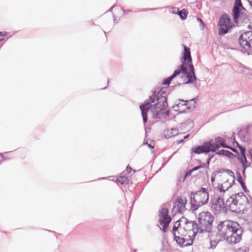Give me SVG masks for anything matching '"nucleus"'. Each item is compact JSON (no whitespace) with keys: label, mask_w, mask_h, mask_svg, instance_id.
I'll use <instances>...</instances> for the list:
<instances>
[{"label":"nucleus","mask_w":252,"mask_h":252,"mask_svg":"<svg viewBox=\"0 0 252 252\" xmlns=\"http://www.w3.org/2000/svg\"><path fill=\"white\" fill-rule=\"evenodd\" d=\"M177 235H179V233L177 232Z\"/></svg>","instance_id":"62"},{"label":"nucleus","mask_w":252,"mask_h":252,"mask_svg":"<svg viewBox=\"0 0 252 252\" xmlns=\"http://www.w3.org/2000/svg\"><path fill=\"white\" fill-rule=\"evenodd\" d=\"M169 211L167 208H163L159 212V222L162 226V231L164 232H167L169 223L171 221L172 218L168 215Z\"/></svg>","instance_id":"11"},{"label":"nucleus","mask_w":252,"mask_h":252,"mask_svg":"<svg viewBox=\"0 0 252 252\" xmlns=\"http://www.w3.org/2000/svg\"><path fill=\"white\" fill-rule=\"evenodd\" d=\"M193 172V171H192L191 169H190V170L188 171L185 174L184 177V181L185 180V179L188 177H189L191 175V173Z\"/></svg>","instance_id":"40"},{"label":"nucleus","mask_w":252,"mask_h":252,"mask_svg":"<svg viewBox=\"0 0 252 252\" xmlns=\"http://www.w3.org/2000/svg\"><path fill=\"white\" fill-rule=\"evenodd\" d=\"M129 180L127 177L124 176H121L117 179V183H120L121 185H126L128 183Z\"/></svg>","instance_id":"25"},{"label":"nucleus","mask_w":252,"mask_h":252,"mask_svg":"<svg viewBox=\"0 0 252 252\" xmlns=\"http://www.w3.org/2000/svg\"><path fill=\"white\" fill-rule=\"evenodd\" d=\"M180 221L184 224L185 229L189 232L188 237L193 240L197 233L200 232L198 224L194 220H190L183 217L180 219Z\"/></svg>","instance_id":"7"},{"label":"nucleus","mask_w":252,"mask_h":252,"mask_svg":"<svg viewBox=\"0 0 252 252\" xmlns=\"http://www.w3.org/2000/svg\"><path fill=\"white\" fill-rule=\"evenodd\" d=\"M245 8L243 6L241 0H235L232 10L231 15L234 20V23L238 25L239 22V20L242 19L243 21H245L247 19V16L246 15H244L242 10H245Z\"/></svg>","instance_id":"8"},{"label":"nucleus","mask_w":252,"mask_h":252,"mask_svg":"<svg viewBox=\"0 0 252 252\" xmlns=\"http://www.w3.org/2000/svg\"><path fill=\"white\" fill-rule=\"evenodd\" d=\"M143 145H146L150 149H153L155 147V142L151 139H147L146 141L145 139L143 142Z\"/></svg>","instance_id":"28"},{"label":"nucleus","mask_w":252,"mask_h":252,"mask_svg":"<svg viewBox=\"0 0 252 252\" xmlns=\"http://www.w3.org/2000/svg\"><path fill=\"white\" fill-rule=\"evenodd\" d=\"M150 108H149L150 112L152 117L154 119H161L166 118L169 116L170 111L167 110V108H163L162 107H156L153 106V104L150 103Z\"/></svg>","instance_id":"13"},{"label":"nucleus","mask_w":252,"mask_h":252,"mask_svg":"<svg viewBox=\"0 0 252 252\" xmlns=\"http://www.w3.org/2000/svg\"><path fill=\"white\" fill-rule=\"evenodd\" d=\"M114 7V6H112L110 9H109V11H111L112 10V9L113 8V7Z\"/></svg>","instance_id":"59"},{"label":"nucleus","mask_w":252,"mask_h":252,"mask_svg":"<svg viewBox=\"0 0 252 252\" xmlns=\"http://www.w3.org/2000/svg\"><path fill=\"white\" fill-rule=\"evenodd\" d=\"M106 179V178H99V179H98V180H103V179Z\"/></svg>","instance_id":"57"},{"label":"nucleus","mask_w":252,"mask_h":252,"mask_svg":"<svg viewBox=\"0 0 252 252\" xmlns=\"http://www.w3.org/2000/svg\"><path fill=\"white\" fill-rule=\"evenodd\" d=\"M224 156L230 158H232L235 157V156L234 154H233L232 152H230L229 151L226 150L225 151Z\"/></svg>","instance_id":"34"},{"label":"nucleus","mask_w":252,"mask_h":252,"mask_svg":"<svg viewBox=\"0 0 252 252\" xmlns=\"http://www.w3.org/2000/svg\"><path fill=\"white\" fill-rule=\"evenodd\" d=\"M249 252V249L248 247H244V248H239L237 252Z\"/></svg>","instance_id":"36"},{"label":"nucleus","mask_w":252,"mask_h":252,"mask_svg":"<svg viewBox=\"0 0 252 252\" xmlns=\"http://www.w3.org/2000/svg\"><path fill=\"white\" fill-rule=\"evenodd\" d=\"M250 5L252 7V0L249 1Z\"/></svg>","instance_id":"56"},{"label":"nucleus","mask_w":252,"mask_h":252,"mask_svg":"<svg viewBox=\"0 0 252 252\" xmlns=\"http://www.w3.org/2000/svg\"><path fill=\"white\" fill-rule=\"evenodd\" d=\"M151 128L149 127H145V135H147V133L150 131Z\"/></svg>","instance_id":"47"},{"label":"nucleus","mask_w":252,"mask_h":252,"mask_svg":"<svg viewBox=\"0 0 252 252\" xmlns=\"http://www.w3.org/2000/svg\"><path fill=\"white\" fill-rule=\"evenodd\" d=\"M123 10V12H124V14H127V13L128 12H134V13H136V12H139L140 11V9L139 8H132L131 9H127V10H125L123 8H122Z\"/></svg>","instance_id":"29"},{"label":"nucleus","mask_w":252,"mask_h":252,"mask_svg":"<svg viewBox=\"0 0 252 252\" xmlns=\"http://www.w3.org/2000/svg\"><path fill=\"white\" fill-rule=\"evenodd\" d=\"M199 172L201 174H204L205 173V172H204L203 171H200Z\"/></svg>","instance_id":"58"},{"label":"nucleus","mask_w":252,"mask_h":252,"mask_svg":"<svg viewBox=\"0 0 252 252\" xmlns=\"http://www.w3.org/2000/svg\"><path fill=\"white\" fill-rule=\"evenodd\" d=\"M126 172L127 173H130L131 171L132 170V169L131 167H130L129 166H127L126 167Z\"/></svg>","instance_id":"44"},{"label":"nucleus","mask_w":252,"mask_h":252,"mask_svg":"<svg viewBox=\"0 0 252 252\" xmlns=\"http://www.w3.org/2000/svg\"><path fill=\"white\" fill-rule=\"evenodd\" d=\"M169 131L168 130L167 131V133L165 132L164 135L166 138H170L172 136H176L179 134L178 133V130L176 128H171V131L169 133Z\"/></svg>","instance_id":"22"},{"label":"nucleus","mask_w":252,"mask_h":252,"mask_svg":"<svg viewBox=\"0 0 252 252\" xmlns=\"http://www.w3.org/2000/svg\"><path fill=\"white\" fill-rule=\"evenodd\" d=\"M245 170H246V166H244L243 170V171H242V173H243V175H245Z\"/></svg>","instance_id":"52"},{"label":"nucleus","mask_w":252,"mask_h":252,"mask_svg":"<svg viewBox=\"0 0 252 252\" xmlns=\"http://www.w3.org/2000/svg\"><path fill=\"white\" fill-rule=\"evenodd\" d=\"M169 88L166 87H162L160 90L155 89L152 91V94L149 96V102L154 103L156 100L157 103L153 106L156 107H162L163 108H167V91L169 90Z\"/></svg>","instance_id":"3"},{"label":"nucleus","mask_w":252,"mask_h":252,"mask_svg":"<svg viewBox=\"0 0 252 252\" xmlns=\"http://www.w3.org/2000/svg\"><path fill=\"white\" fill-rule=\"evenodd\" d=\"M178 233H179V235H177V236H180V237H185L188 238L189 236V232L185 229V227L180 226L179 230H178Z\"/></svg>","instance_id":"24"},{"label":"nucleus","mask_w":252,"mask_h":252,"mask_svg":"<svg viewBox=\"0 0 252 252\" xmlns=\"http://www.w3.org/2000/svg\"><path fill=\"white\" fill-rule=\"evenodd\" d=\"M180 223H181V222L180 221V220H179L178 221H177L174 224V226H173V229H172V233H173V236H176L177 235V232L178 233V230H179L180 227L181 226Z\"/></svg>","instance_id":"26"},{"label":"nucleus","mask_w":252,"mask_h":252,"mask_svg":"<svg viewBox=\"0 0 252 252\" xmlns=\"http://www.w3.org/2000/svg\"><path fill=\"white\" fill-rule=\"evenodd\" d=\"M0 156L4 159V160H7V159H9V158H7V157H4L3 155V154L2 153H0Z\"/></svg>","instance_id":"50"},{"label":"nucleus","mask_w":252,"mask_h":252,"mask_svg":"<svg viewBox=\"0 0 252 252\" xmlns=\"http://www.w3.org/2000/svg\"><path fill=\"white\" fill-rule=\"evenodd\" d=\"M207 196L204 197L202 194H198L197 192L192 191L190 193V204L191 208L192 210H197L199 207H201L207 204L209 199H207Z\"/></svg>","instance_id":"10"},{"label":"nucleus","mask_w":252,"mask_h":252,"mask_svg":"<svg viewBox=\"0 0 252 252\" xmlns=\"http://www.w3.org/2000/svg\"><path fill=\"white\" fill-rule=\"evenodd\" d=\"M7 32H0V41L4 40L3 36L6 35Z\"/></svg>","instance_id":"38"},{"label":"nucleus","mask_w":252,"mask_h":252,"mask_svg":"<svg viewBox=\"0 0 252 252\" xmlns=\"http://www.w3.org/2000/svg\"><path fill=\"white\" fill-rule=\"evenodd\" d=\"M172 108L174 111L180 113H185L187 110H190V107L189 106L188 101L183 99H179L177 101Z\"/></svg>","instance_id":"15"},{"label":"nucleus","mask_w":252,"mask_h":252,"mask_svg":"<svg viewBox=\"0 0 252 252\" xmlns=\"http://www.w3.org/2000/svg\"><path fill=\"white\" fill-rule=\"evenodd\" d=\"M218 230L221 237L231 244H237L242 240L243 229L236 221H221L218 226Z\"/></svg>","instance_id":"1"},{"label":"nucleus","mask_w":252,"mask_h":252,"mask_svg":"<svg viewBox=\"0 0 252 252\" xmlns=\"http://www.w3.org/2000/svg\"><path fill=\"white\" fill-rule=\"evenodd\" d=\"M250 200L251 202L243 192H240L230 196L226 200V205L229 206L228 210L237 213L236 209L238 205L243 206L245 204L252 203V198Z\"/></svg>","instance_id":"4"},{"label":"nucleus","mask_w":252,"mask_h":252,"mask_svg":"<svg viewBox=\"0 0 252 252\" xmlns=\"http://www.w3.org/2000/svg\"><path fill=\"white\" fill-rule=\"evenodd\" d=\"M214 219V216L209 212L199 213L198 218L199 222L198 225L200 229V233L210 232L212 229Z\"/></svg>","instance_id":"5"},{"label":"nucleus","mask_w":252,"mask_h":252,"mask_svg":"<svg viewBox=\"0 0 252 252\" xmlns=\"http://www.w3.org/2000/svg\"><path fill=\"white\" fill-rule=\"evenodd\" d=\"M242 165H243V168H244V166H246V169L249 167V166L250 165V164H248V161H247L246 162H243L242 163Z\"/></svg>","instance_id":"45"},{"label":"nucleus","mask_w":252,"mask_h":252,"mask_svg":"<svg viewBox=\"0 0 252 252\" xmlns=\"http://www.w3.org/2000/svg\"><path fill=\"white\" fill-rule=\"evenodd\" d=\"M220 172H221L220 171V170H218L216 172H214L212 173V176H211V182L212 183H214L215 182V177L216 176V175H217L218 173H220Z\"/></svg>","instance_id":"32"},{"label":"nucleus","mask_w":252,"mask_h":252,"mask_svg":"<svg viewBox=\"0 0 252 252\" xmlns=\"http://www.w3.org/2000/svg\"><path fill=\"white\" fill-rule=\"evenodd\" d=\"M179 74H180V71L175 70L170 76L163 79L162 85L169 86L171 81Z\"/></svg>","instance_id":"20"},{"label":"nucleus","mask_w":252,"mask_h":252,"mask_svg":"<svg viewBox=\"0 0 252 252\" xmlns=\"http://www.w3.org/2000/svg\"><path fill=\"white\" fill-rule=\"evenodd\" d=\"M186 202V198H178L174 203L173 210L176 209V213H182L185 209Z\"/></svg>","instance_id":"18"},{"label":"nucleus","mask_w":252,"mask_h":252,"mask_svg":"<svg viewBox=\"0 0 252 252\" xmlns=\"http://www.w3.org/2000/svg\"><path fill=\"white\" fill-rule=\"evenodd\" d=\"M188 101L189 106L190 107H195L196 102L195 101V98L191 99L188 100Z\"/></svg>","instance_id":"35"},{"label":"nucleus","mask_w":252,"mask_h":252,"mask_svg":"<svg viewBox=\"0 0 252 252\" xmlns=\"http://www.w3.org/2000/svg\"><path fill=\"white\" fill-rule=\"evenodd\" d=\"M199 167L201 168H207V164L205 163H202L200 162V165H199Z\"/></svg>","instance_id":"42"},{"label":"nucleus","mask_w":252,"mask_h":252,"mask_svg":"<svg viewBox=\"0 0 252 252\" xmlns=\"http://www.w3.org/2000/svg\"><path fill=\"white\" fill-rule=\"evenodd\" d=\"M113 17H114V22H115V21H116L115 16H113Z\"/></svg>","instance_id":"61"},{"label":"nucleus","mask_w":252,"mask_h":252,"mask_svg":"<svg viewBox=\"0 0 252 252\" xmlns=\"http://www.w3.org/2000/svg\"><path fill=\"white\" fill-rule=\"evenodd\" d=\"M197 20L200 21L201 24H202V25L204 26V23L203 22V21L200 18H197Z\"/></svg>","instance_id":"51"},{"label":"nucleus","mask_w":252,"mask_h":252,"mask_svg":"<svg viewBox=\"0 0 252 252\" xmlns=\"http://www.w3.org/2000/svg\"><path fill=\"white\" fill-rule=\"evenodd\" d=\"M213 146L212 141H209L205 142L203 145L192 147L191 149V152L192 153H194L196 154L208 153L212 151V148Z\"/></svg>","instance_id":"14"},{"label":"nucleus","mask_w":252,"mask_h":252,"mask_svg":"<svg viewBox=\"0 0 252 252\" xmlns=\"http://www.w3.org/2000/svg\"><path fill=\"white\" fill-rule=\"evenodd\" d=\"M198 193V194L199 195V194H202V195H203L204 197H205L206 196H207V199H209V192L207 189L202 187L200 190L195 191Z\"/></svg>","instance_id":"27"},{"label":"nucleus","mask_w":252,"mask_h":252,"mask_svg":"<svg viewBox=\"0 0 252 252\" xmlns=\"http://www.w3.org/2000/svg\"><path fill=\"white\" fill-rule=\"evenodd\" d=\"M230 150H231L233 152H236V150L235 149V148H232V147H230V148H229Z\"/></svg>","instance_id":"54"},{"label":"nucleus","mask_w":252,"mask_h":252,"mask_svg":"<svg viewBox=\"0 0 252 252\" xmlns=\"http://www.w3.org/2000/svg\"><path fill=\"white\" fill-rule=\"evenodd\" d=\"M236 175H237V177L238 178L237 179V181L240 184V185H241L242 189H244V190L246 192H247V191H249L248 190H247V189L246 186L245 185V184L244 182L242 180V176H241V175L240 173L239 172H237Z\"/></svg>","instance_id":"23"},{"label":"nucleus","mask_w":252,"mask_h":252,"mask_svg":"<svg viewBox=\"0 0 252 252\" xmlns=\"http://www.w3.org/2000/svg\"><path fill=\"white\" fill-rule=\"evenodd\" d=\"M238 159L241 163L246 162L247 161L245 154L241 155L239 157Z\"/></svg>","instance_id":"33"},{"label":"nucleus","mask_w":252,"mask_h":252,"mask_svg":"<svg viewBox=\"0 0 252 252\" xmlns=\"http://www.w3.org/2000/svg\"><path fill=\"white\" fill-rule=\"evenodd\" d=\"M235 142L237 143V144L238 145V147H239V150L240 151L241 155L245 154V151H246L245 148L244 147H243L242 146H239L238 143L236 141H235Z\"/></svg>","instance_id":"37"},{"label":"nucleus","mask_w":252,"mask_h":252,"mask_svg":"<svg viewBox=\"0 0 252 252\" xmlns=\"http://www.w3.org/2000/svg\"><path fill=\"white\" fill-rule=\"evenodd\" d=\"M249 156H250L251 159L252 161V149L249 151Z\"/></svg>","instance_id":"49"},{"label":"nucleus","mask_w":252,"mask_h":252,"mask_svg":"<svg viewBox=\"0 0 252 252\" xmlns=\"http://www.w3.org/2000/svg\"><path fill=\"white\" fill-rule=\"evenodd\" d=\"M225 151H226V150L222 149V150H219V151L217 152L216 153V154H218L219 155L225 156Z\"/></svg>","instance_id":"39"},{"label":"nucleus","mask_w":252,"mask_h":252,"mask_svg":"<svg viewBox=\"0 0 252 252\" xmlns=\"http://www.w3.org/2000/svg\"><path fill=\"white\" fill-rule=\"evenodd\" d=\"M174 240L179 246L181 247H185L191 246L193 243V239L190 237L185 238L180 236H174Z\"/></svg>","instance_id":"16"},{"label":"nucleus","mask_w":252,"mask_h":252,"mask_svg":"<svg viewBox=\"0 0 252 252\" xmlns=\"http://www.w3.org/2000/svg\"><path fill=\"white\" fill-rule=\"evenodd\" d=\"M150 107V103H148V102L143 103V122L144 123L147 122L148 113L151 114L149 110Z\"/></svg>","instance_id":"19"},{"label":"nucleus","mask_w":252,"mask_h":252,"mask_svg":"<svg viewBox=\"0 0 252 252\" xmlns=\"http://www.w3.org/2000/svg\"><path fill=\"white\" fill-rule=\"evenodd\" d=\"M142 103L140 104V105H139V109H140L141 111L142 112Z\"/></svg>","instance_id":"55"},{"label":"nucleus","mask_w":252,"mask_h":252,"mask_svg":"<svg viewBox=\"0 0 252 252\" xmlns=\"http://www.w3.org/2000/svg\"><path fill=\"white\" fill-rule=\"evenodd\" d=\"M175 10H176V8H175V10L173 11V13H176Z\"/></svg>","instance_id":"60"},{"label":"nucleus","mask_w":252,"mask_h":252,"mask_svg":"<svg viewBox=\"0 0 252 252\" xmlns=\"http://www.w3.org/2000/svg\"><path fill=\"white\" fill-rule=\"evenodd\" d=\"M219 34L223 35L228 32V31L234 26V23L231 21L229 15L227 13L221 15L218 24Z\"/></svg>","instance_id":"9"},{"label":"nucleus","mask_w":252,"mask_h":252,"mask_svg":"<svg viewBox=\"0 0 252 252\" xmlns=\"http://www.w3.org/2000/svg\"><path fill=\"white\" fill-rule=\"evenodd\" d=\"M175 86H176V85H173V86H172V87H173V88H174Z\"/></svg>","instance_id":"63"},{"label":"nucleus","mask_w":252,"mask_h":252,"mask_svg":"<svg viewBox=\"0 0 252 252\" xmlns=\"http://www.w3.org/2000/svg\"><path fill=\"white\" fill-rule=\"evenodd\" d=\"M212 157H213V156L209 157L208 158V159H207V162H206V164H207V168H209V164H210V160H211V159L212 158Z\"/></svg>","instance_id":"43"},{"label":"nucleus","mask_w":252,"mask_h":252,"mask_svg":"<svg viewBox=\"0 0 252 252\" xmlns=\"http://www.w3.org/2000/svg\"><path fill=\"white\" fill-rule=\"evenodd\" d=\"M200 168L199 167V165H198V166H195L193 168H192L191 169L192 171L193 172V171H196V170H198L199 169H200Z\"/></svg>","instance_id":"46"},{"label":"nucleus","mask_w":252,"mask_h":252,"mask_svg":"<svg viewBox=\"0 0 252 252\" xmlns=\"http://www.w3.org/2000/svg\"><path fill=\"white\" fill-rule=\"evenodd\" d=\"M218 189H219L220 191L221 192H224L226 190L228 189V188L225 189H224L222 185H221L220 186H219L218 187Z\"/></svg>","instance_id":"41"},{"label":"nucleus","mask_w":252,"mask_h":252,"mask_svg":"<svg viewBox=\"0 0 252 252\" xmlns=\"http://www.w3.org/2000/svg\"><path fill=\"white\" fill-rule=\"evenodd\" d=\"M240 46L245 49L252 48V31H247L242 33L238 38Z\"/></svg>","instance_id":"12"},{"label":"nucleus","mask_w":252,"mask_h":252,"mask_svg":"<svg viewBox=\"0 0 252 252\" xmlns=\"http://www.w3.org/2000/svg\"><path fill=\"white\" fill-rule=\"evenodd\" d=\"M219 170H220V171L222 172L221 173H223V172H224L227 173L228 175H229L231 176H233V177L234 176L233 172L231 170H230L229 169H220Z\"/></svg>","instance_id":"31"},{"label":"nucleus","mask_w":252,"mask_h":252,"mask_svg":"<svg viewBox=\"0 0 252 252\" xmlns=\"http://www.w3.org/2000/svg\"><path fill=\"white\" fill-rule=\"evenodd\" d=\"M219 241L216 240H211L210 241V248H211V249L215 248L217 244L219 243Z\"/></svg>","instance_id":"30"},{"label":"nucleus","mask_w":252,"mask_h":252,"mask_svg":"<svg viewBox=\"0 0 252 252\" xmlns=\"http://www.w3.org/2000/svg\"><path fill=\"white\" fill-rule=\"evenodd\" d=\"M182 46L184 47L183 60L181 61V65L177 70L180 71V74L182 73V77L186 76L188 78V81L183 83H178V86L182 84L192 83L197 79L195 74L194 66L192 63L190 49L184 44H182Z\"/></svg>","instance_id":"2"},{"label":"nucleus","mask_w":252,"mask_h":252,"mask_svg":"<svg viewBox=\"0 0 252 252\" xmlns=\"http://www.w3.org/2000/svg\"><path fill=\"white\" fill-rule=\"evenodd\" d=\"M215 143H212L213 145L212 148V152H214L217 149L220 147L230 148V147L225 143V139L220 136L217 137L214 139Z\"/></svg>","instance_id":"17"},{"label":"nucleus","mask_w":252,"mask_h":252,"mask_svg":"<svg viewBox=\"0 0 252 252\" xmlns=\"http://www.w3.org/2000/svg\"><path fill=\"white\" fill-rule=\"evenodd\" d=\"M184 142V139H181V140H177L176 141V143L177 144H181V143H183V142Z\"/></svg>","instance_id":"48"},{"label":"nucleus","mask_w":252,"mask_h":252,"mask_svg":"<svg viewBox=\"0 0 252 252\" xmlns=\"http://www.w3.org/2000/svg\"><path fill=\"white\" fill-rule=\"evenodd\" d=\"M177 14L179 15L180 18L182 20H185L187 18V15L188 14V11L186 9L184 8L180 10L179 9H177Z\"/></svg>","instance_id":"21"},{"label":"nucleus","mask_w":252,"mask_h":252,"mask_svg":"<svg viewBox=\"0 0 252 252\" xmlns=\"http://www.w3.org/2000/svg\"><path fill=\"white\" fill-rule=\"evenodd\" d=\"M189 135H190L189 134H188L186 135V136H185L184 137V139H183L185 140V139H186L188 138L189 137Z\"/></svg>","instance_id":"53"},{"label":"nucleus","mask_w":252,"mask_h":252,"mask_svg":"<svg viewBox=\"0 0 252 252\" xmlns=\"http://www.w3.org/2000/svg\"><path fill=\"white\" fill-rule=\"evenodd\" d=\"M211 209L216 214L220 212H226L228 210L229 206L226 205V201L224 202V199L221 196H215L211 198Z\"/></svg>","instance_id":"6"}]
</instances>
